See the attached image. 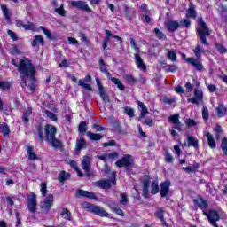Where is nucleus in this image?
Returning <instances> with one entry per match:
<instances>
[{
  "label": "nucleus",
  "instance_id": "c9c22d12",
  "mask_svg": "<svg viewBox=\"0 0 227 227\" xmlns=\"http://www.w3.org/2000/svg\"><path fill=\"white\" fill-rule=\"evenodd\" d=\"M187 141V146H193V148H198V139L194 138L193 137H188Z\"/></svg>",
  "mask_w": 227,
  "mask_h": 227
},
{
  "label": "nucleus",
  "instance_id": "0e129e2a",
  "mask_svg": "<svg viewBox=\"0 0 227 227\" xmlns=\"http://www.w3.org/2000/svg\"><path fill=\"white\" fill-rule=\"evenodd\" d=\"M179 26H184V27H189L191 26V20H183L180 21Z\"/></svg>",
  "mask_w": 227,
  "mask_h": 227
},
{
  "label": "nucleus",
  "instance_id": "bf43d9fd",
  "mask_svg": "<svg viewBox=\"0 0 227 227\" xmlns=\"http://www.w3.org/2000/svg\"><path fill=\"white\" fill-rule=\"evenodd\" d=\"M0 90H10V82L0 81Z\"/></svg>",
  "mask_w": 227,
  "mask_h": 227
},
{
  "label": "nucleus",
  "instance_id": "37998d69",
  "mask_svg": "<svg viewBox=\"0 0 227 227\" xmlns=\"http://www.w3.org/2000/svg\"><path fill=\"white\" fill-rule=\"evenodd\" d=\"M78 84L80 86H82V88H83L84 90H87L88 91H91V90H92L91 85L85 83L84 81H82V80H79Z\"/></svg>",
  "mask_w": 227,
  "mask_h": 227
},
{
  "label": "nucleus",
  "instance_id": "b1692460",
  "mask_svg": "<svg viewBox=\"0 0 227 227\" xmlns=\"http://www.w3.org/2000/svg\"><path fill=\"white\" fill-rule=\"evenodd\" d=\"M60 215L63 219H66V221H72V213L67 208L62 209Z\"/></svg>",
  "mask_w": 227,
  "mask_h": 227
},
{
  "label": "nucleus",
  "instance_id": "dca6fc26",
  "mask_svg": "<svg viewBox=\"0 0 227 227\" xmlns=\"http://www.w3.org/2000/svg\"><path fill=\"white\" fill-rule=\"evenodd\" d=\"M135 61L139 70H143L144 72L145 70H146V65H145V62L143 61V59H141V56L139 55V53L135 54Z\"/></svg>",
  "mask_w": 227,
  "mask_h": 227
},
{
  "label": "nucleus",
  "instance_id": "20e7f679",
  "mask_svg": "<svg viewBox=\"0 0 227 227\" xmlns=\"http://www.w3.org/2000/svg\"><path fill=\"white\" fill-rule=\"evenodd\" d=\"M113 175V178L99 180L94 184L96 185V187H100V189H111L113 185H116V178L114 177L116 174L114 172Z\"/></svg>",
  "mask_w": 227,
  "mask_h": 227
},
{
  "label": "nucleus",
  "instance_id": "4be33fe9",
  "mask_svg": "<svg viewBox=\"0 0 227 227\" xmlns=\"http://www.w3.org/2000/svg\"><path fill=\"white\" fill-rule=\"evenodd\" d=\"M82 148H86V140H84V138H82V137H80L76 141L75 150H76V152H81V150H82Z\"/></svg>",
  "mask_w": 227,
  "mask_h": 227
},
{
  "label": "nucleus",
  "instance_id": "58836bf2",
  "mask_svg": "<svg viewBox=\"0 0 227 227\" xmlns=\"http://www.w3.org/2000/svg\"><path fill=\"white\" fill-rule=\"evenodd\" d=\"M1 10L6 19V20H10V10L6 5H1Z\"/></svg>",
  "mask_w": 227,
  "mask_h": 227
},
{
  "label": "nucleus",
  "instance_id": "3c124183",
  "mask_svg": "<svg viewBox=\"0 0 227 227\" xmlns=\"http://www.w3.org/2000/svg\"><path fill=\"white\" fill-rule=\"evenodd\" d=\"M173 155L169 152H166L165 153V161L168 162V164L173 163Z\"/></svg>",
  "mask_w": 227,
  "mask_h": 227
},
{
  "label": "nucleus",
  "instance_id": "13d9d810",
  "mask_svg": "<svg viewBox=\"0 0 227 227\" xmlns=\"http://www.w3.org/2000/svg\"><path fill=\"white\" fill-rule=\"evenodd\" d=\"M79 132H81L82 134H83V132H86L88 130V129L86 128V122L82 121L78 128Z\"/></svg>",
  "mask_w": 227,
  "mask_h": 227
},
{
  "label": "nucleus",
  "instance_id": "1a4fd4ad",
  "mask_svg": "<svg viewBox=\"0 0 227 227\" xmlns=\"http://www.w3.org/2000/svg\"><path fill=\"white\" fill-rule=\"evenodd\" d=\"M54 203V196L52 194L48 195L44 201L43 202L41 208L44 214H49L51 208H52V204Z\"/></svg>",
  "mask_w": 227,
  "mask_h": 227
},
{
  "label": "nucleus",
  "instance_id": "423d86ee",
  "mask_svg": "<svg viewBox=\"0 0 227 227\" xmlns=\"http://www.w3.org/2000/svg\"><path fill=\"white\" fill-rule=\"evenodd\" d=\"M204 215H207L210 224H212V226L214 227H219V225H217V221H219L220 219V215H223V213H218L215 210H211L208 213L204 212Z\"/></svg>",
  "mask_w": 227,
  "mask_h": 227
},
{
  "label": "nucleus",
  "instance_id": "72a5a7b5",
  "mask_svg": "<svg viewBox=\"0 0 227 227\" xmlns=\"http://www.w3.org/2000/svg\"><path fill=\"white\" fill-rule=\"evenodd\" d=\"M38 43H41V45H43V37L42 35H36L35 37V40L32 41L31 45L32 47H36Z\"/></svg>",
  "mask_w": 227,
  "mask_h": 227
},
{
  "label": "nucleus",
  "instance_id": "6ab92c4d",
  "mask_svg": "<svg viewBox=\"0 0 227 227\" xmlns=\"http://www.w3.org/2000/svg\"><path fill=\"white\" fill-rule=\"evenodd\" d=\"M118 153H112L108 154H102L98 155V159H100V160H104L105 162H107V160H110L111 159H117Z\"/></svg>",
  "mask_w": 227,
  "mask_h": 227
},
{
  "label": "nucleus",
  "instance_id": "473e14b6",
  "mask_svg": "<svg viewBox=\"0 0 227 227\" xmlns=\"http://www.w3.org/2000/svg\"><path fill=\"white\" fill-rule=\"evenodd\" d=\"M193 52L197 59H201V54H205V51L203 50V48H200V45L196 46V48L193 50Z\"/></svg>",
  "mask_w": 227,
  "mask_h": 227
},
{
  "label": "nucleus",
  "instance_id": "680f3d73",
  "mask_svg": "<svg viewBox=\"0 0 227 227\" xmlns=\"http://www.w3.org/2000/svg\"><path fill=\"white\" fill-rule=\"evenodd\" d=\"M125 113L126 114H128V116H129L130 118L134 117V109L130 108V107H126L125 108Z\"/></svg>",
  "mask_w": 227,
  "mask_h": 227
},
{
  "label": "nucleus",
  "instance_id": "c03bdc74",
  "mask_svg": "<svg viewBox=\"0 0 227 227\" xmlns=\"http://www.w3.org/2000/svg\"><path fill=\"white\" fill-rule=\"evenodd\" d=\"M156 217H158V219H160V221H161V223H166L164 221V210L163 209H158L156 211Z\"/></svg>",
  "mask_w": 227,
  "mask_h": 227
},
{
  "label": "nucleus",
  "instance_id": "6e6552de",
  "mask_svg": "<svg viewBox=\"0 0 227 227\" xmlns=\"http://www.w3.org/2000/svg\"><path fill=\"white\" fill-rule=\"evenodd\" d=\"M87 208L89 212H92V214H96V215H99L100 217H107L109 215V214L104 210V207L93 204H87Z\"/></svg>",
  "mask_w": 227,
  "mask_h": 227
},
{
  "label": "nucleus",
  "instance_id": "864d4df0",
  "mask_svg": "<svg viewBox=\"0 0 227 227\" xmlns=\"http://www.w3.org/2000/svg\"><path fill=\"white\" fill-rule=\"evenodd\" d=\"M167 57L171 61H176V53L174 51H169Z\"/></svg>",
  "mask_w": 227,
  "mask_h": 227
},
{
  "label": "nucleus",
  "instance_id": "bb28decb",
  "mask_svg": "<svg viewBox=\"0 0 227 227\" xmlns=\"http://www.w3.org/2000/svg\"><path fill=\"white\" fill-rule=\"evenodd\" d=\"M87 137L91 141H100L103 137L100 134L91 133V131H89L87 132Z\"/></svg>",
  "mask_w": 227,
  "mask_h": 227
},
{
  "label": "nucleus",
  "instance_id": "09e8293b",
  "mask_svg": "<svg viewBox=\"0 0 227 227\" xmlns=\"http://www.w3.org/2000/svg\"><path fill=\"white\" fill-rule=\"evenodd\" d=\"M154 33L157 36V38H160V40H166V35L159 30V28L154 29Z\"/></svg>",
  "mask_w": 227,
  "mask_h": 227
},
{
  "label": "nucleus",
  "instance_id": "f704fd0d",
  "mask_svg": "<svg viewBox=\"0 0 227 227\" xmlns=\"http://www.w3.org/2000/svg\"><path fill=\"white\" fill-rule=\"evenodd\" d=\"M32 113H33V110L30 107H27L23 114V121L27 123L29 121V116H31Z\"/></svg>",
  "mask_w": 227,
  "mask_h": 227
},
{
  "label": "nucleus",
  "instance_id": "4d7b16f0",
  "mask_svg": "<svg viewBox=\"0 0 227 227\" xmlns=\"http://www.w3.org/2000/svg\"><path fill=\"white\" fill-rule=\"evenodd\" d=\"M1 129L4 136H8L10 134V127H8V125H1Z\"/></svg>",
  "mask_w": 227,
  "mask_h": 227
},
{
  "label": "nucleus",
  "instance_id": "e433bc0d",
  "mask_svg": "<svg viewBox=\"0 0 227 227\" xmlns=\"http://www.w3.org/2000/svg\"><path fill=\"white\" fill-rule=\"evenodd\" d=\"M55 12L60 15V17H66L67 11H65L64 4H61L60 7L56 8Z\"/></svg>",
  "mask_w": 227,
  "mask_h": 227
},
{
  "label": "nucleus",
  "instance_id": "0eeeda50",
  "mask_svg": "<svg viewBox=\"0 0 227 227\" xmlns=\"http://www.w3.org/2000/svg\"><path fill=\"white\" fill-rule=\"evenodd\" d=\"M133 164L134 160L129 154L124 155L121 160L115 162V166H117V168H130Z\"/></svg>",
  "mask_w": 227,
  "mask_h": 227
},
{
  "label": "nucleus",
  "instance_id": "5fc2aeb1",
  "mask_svg": "<svg viewBox=\"0 0 227 227\" xmlns=\"http://www.w3.org/2000/svg\"><path fill=\"white\" fill-rule=\"evenodd\" d=\"M99 95L103 100V102H109V96L106 94V91H104V89L102 90H99Z\"/></svg>",
  "mask_w": 227,
  "mask_h": 227
},
{
  "label": "nucleus",
  "instance_id": "cd10ccee",
  "mask_svg": "<svg viewBox=\"0 0 227 227\" xmlns=\"http://www.w3.org/2000/svg\"><path fill=\"white\" fill-rule=\"evenodd\" d=\"M40 29H42L43 33H44L45 36L49 40H56V35L51 33L49 29L45 28L44 27H40Z\"/></svg>",
  "mask_w": 227,
  "mask_h": 227
},
{
  "label": "nucleus",
  "instance_id": "ddd939ff",
  "mask_svg": "<svg viewBox=\"0 0 227 227\" xmlns=\"http://www.w3.org/2000/svg\"><path fill=\"white\" fill-rule=\"evenodd\" d=\"M195 98H189L188 102L191 104H200L203 100V91L201 90H194Z\"/></svg>",
  "mask_w": 227,
  "mask_h": 227
},
{
  "label": "nucleus",
  "instance_id": "c756f323",
  "mask_svg": "<svg viewBox=\"0 0 227 227\" xmlns=\"http://www.w3.org/2000/svg\"><path fill=\"white\" fill-rule=\"evenodd\" d=\"M216 114L219 118H223V116L226 114V107H224L223 105H219L216 108Z\"/></svg>",
  "mask_w": 227,
  "mask_h": 227
},
{
  "label": "nucleus",
  "instance_id": "603ef678",
  "mask_svg": "<svg viewBox=\"0 0 227 227\" xmlns=\"http://www.w3.org/2000/svg\"><path fill=\"white\" fill-rule=\"evenodd\" d=\"M40 192L43 196H45V194H47V184L46 183H41Z\"/></svg>",
  "mask_w": 227,
  "mask_h": 227
},
{
  "label": "nucleus",
  "instance_id": "a211bd4d",
  "mask_svg": "<svg viewBox=\"0 0 227 227\" xmlns=\"http://www.w3.org/2000/svg\"><path fill=\"white\" fill-rule=\"evenodd\" d=\"M77 195L82 196L83 198H90V200H97L95 193L84 190H78Z\"/></svg>",
  "mask_w": 227,
  "mask_h": 227
},
{
  "label": "nucleus",
  "instance_id": "39448f33",
  "mask_svg": "<svg viewBox=\"0 0 227 227\" xmlns=\"http://www.w3.org/2000/svg\"><path fill=\"white\" fill-rule=\"evenodd\" d=\"M27 207L32 214H35L37 210L38 203L36 202V195L30 193L27 197Z\"/></svg>",
  "mask_w": 227,
  "mask_h": 227
},
{
  "label": "nucleus",
  "instance_id": "aec40b11",
  "mask_svg": "<svg viewBox=\"0 0 227 227\" xmlns=\"http://www.w3.org/2000/svg\"><path fill=\"white\" fill-rule=\"evenodd\" d=\"M205 136L207 137V141L209 148H212V149L215 148L216 145H215V139L214 138V136L210 134L208 131L205 133Z\"/></svg>",
  "mask_w": 227,
  "mask_h": 227
},
{
  "label": "nucleus",
  "instance_id": "9d476101",
  "mask_svg": "<svg viewBox=\"0 0 227 227\" xmlns=\"http://www.w3.org/2000/svg\"><path fill=\"white\" fill-rule=\"evenodd\" d=\"M44 132H45L47 141L51 139H54V137H56V132H57L56 127L51 124H47L44 126Z\"/></svg>",
  "mask_w": 227,
  "mask_h": 227
},
{
  "label": "nucleus",
  "instance_id": "a19ab883",
  "mask_svg": "<svg viewBox=\"0 0 227 227\" xmlns=\"http://www.w3.org/2000/svg\"><path fill=\"white\" fill-rule=\"evenodd\" d=\"M150 185V181L145 180L144 181V188H143V196L146 198V195L148 194V187Z\"/></svg>",
  "mask_w": 227,
  "mask_h": 227
},
{
  "label": "nucleus",
  "instance_id": "7ed1b4c3",
  "mask_svg": "<svg viewBox=\"0 0 227 227\" xmlns=\"http://www.w3.org/2000/svg\"><path fill=\"white\" fill-rule=\"evenodd\" d=\"M197 33L200 35L201 43H203L204 45H208L207 36H208L210 33H208V27H207V24L205 23V21H203V19L201 18H199L198 20Z\"/></svg>",
  "mask_w": 227,
  "mask_h": 227
},
{
  "label": "nucleus",
  "instance_id": "a18cd8bd",
  "mask_svg": "<svg viewBox=\"0 0 227 227\" xmlns=\"http://www.w3.org/2000/svg\"><path fill=\"white\" fill-rule=\"evenodd\" d=\"M23 29H25V31H34L35 24L31 22L25 23L23 26Z\"/></svg>",
  "mask_w": 227,
  "mask_h": 227
},
{
  "label": "nucleus",
  "instance_id": "f257e3e1",
  "mask_svg": "<svg viewBox=\"0 0 227 227\" xmlns=\"http://www.w3.org/2000/svg\"><path fill=\"white\" fill-rule=\"evenodd\" d=\"M12 65L17 67L18 71L20 72V79H21V87L27 88V81H29L30 84H28V88L30 91H35V66L31 63V60L27 59H21L20 61V65L17 64L15 59H12Z\"/></svg>",
  "mask_w": 227,
  "mask_h": 227
},
{
  "label": "nucleus",
  "instance_id": "774afa93",
  "mask_svg": "<svg viewBox=\"0 0 227 227\" xmlns=\"http://www.w3.org/2000/svg\"><path fill=\"white\" fill-rule=\"evenodd\" d=\"M207 88L208 91H210V93H214V91L217 90V86H215L214 84L207 85Z\"/></svg>",
  "mask_w": 227,
  "mask_h": 227
},
{
  "label": "nucleus",
  "instance_id": "2eb2a0df",
  "mask_svg": "<svg viewBox=\"0 0 227 227\" xmlns=\"http://www.w3.org/2000/svg\"><path fill=\"white\" fill-rule=\"evenodd\" d=\"M91 167V157L84 156L82 160V168L87 173L88 176H90V168Z\"/></svg>",
  "mask_w": 227,
  "mask_h": 227
},
{
  "label": "nucleus",
  "instance_id": "f8f14e48",
  "mask_svg": "<svg viewBox=\"0 0 227 227\" xmlns=\"http://www.w3.org/2000/svg\"><path fill=\"white\" fill-rule=\"evenodd\" d=\"M180 114H176L174 115H171L169 117V121L172 123L173 129H176V130L182 131V123H180Z\"/></svg>",
  "mask_w": 227,
  "mask_h": 227
},
{
  "label": "nucleus",
  "instance_id": "79ce46f5",
  "mask_svg": "<svg viewBox=\"0 0 227 227\" xmlns=\"http://www.w3.org/2000/svg\"><path fill=\"white\" fill-rule=\"evenodd\" d=\"M120 196H121V200H120L119 203L123 206L127 205L129 203V199L127 198V194L121 193Z\"/></svg>",
  "mask_w": 227,
  "mask_h": 227
},
{
  "label": "nucleus",
  "instance_id": "f03ea898",
  "mask_svg": "<svg viewBox=\"0 0 227 227\" xmlns=\"http://www.w3.org/2000/svg\"><path fill=\"white\" fill-rule=\"evenodd\" d=\"M99 70L100 72L105 74V75H106L107 79L112 81V82H114V84L117 86L118 90H121V91H123L125 90V86H123V83H121L120 79L111 77V73L107 71V67L106 66V62H104V59H102L99 60Z\"/></svg>",
  "mask_w": 227,
  "mask_h": 227
},
{
  "label": "nucleus",
  "instance_id": "f3484780",
  "mask_svg": "<svg viewBox=\"0 0 227 227\" xmlns=\"http://www.w3.org/2000/svg\"><path fill=\"white\" fill-rule=\"evenodd\" d=\"M187 63H190V65H192V67H195L197 70H203V65L200 60H196L194 58H188L186 59Z\"/></svg>",
  "mask_w": 227,
  "mask_h": 227
},
{
  "label": "nucleus",
  "instance_id": "412c9836",
  "mask_svg": "<svg viewBox=\"0 0 227 227\" xmlns=\"http://www.w3.org/2000/svg\"><path fill=\"white\" fill-rule=\"evenodd\" d=\"M167 27L168 31H176V29L180 27V24L178 23V21L169 20L168 22H167Z\"/></svg>",
  "mask_w": 227,
  "mask_h": 227
},
{
  "label": "nucleus",
  "instance_id": "9b49d317",
  "mask_svg": "<svg viewBox=\"0 0 227 227\" xmlns=\"http://www.w3.org/2000/svg\"><path fill=\"white\" fill-rule=\"evenodd\" d=\"M71 6H74L78 10H83V12H89V13H91V9L90 8V5H88V3L84 1H72Z\"/></svg>",
  "mask_w": 227,
  "mask_h": 227
},
{
  "label": "nucleus",
  "instance_id": "ea45409f",
  "mask_svg": "<svg viewBox=\"0 0 227 227\" xmlns=\"http://www.w3.org/2000/svg\"><path fill=\"white\" fill-rule=\"evenodd\" d=\"M70 178V174L63 171L59 176V182H65V180H68Z\"/></svg>",
  "mask_w": 227,
  "mask_h": 227
},
{
  "label": "nucleus",
  "instance_id": "393cba45",
  "mask_svg": "<svg viewBox=\"0 0 227 227\" xmlns=\"http://www.w3.org/2000/svg\"><path fill=\"white\" fill-rule=\"evenodd\" d=\"M137 106L141 108L140 112V119L145 118L148 113V108H146V106L141 101H137Z\"/></svg>",
  "mask_w": 227,
  "mask_h": 227
},
{
  "label": "nucleus",
  "instance_id": "052dcab7",
  "mask_svg": "<svg viewBox=\"0 0 227 227\" xmlns=\"http://www.w3.org/2000/svg\"><path fill=\"white\" fill-rule=\"evenodd\" d=\"M185 123H186L187 127H196L198 125V123H196V121H194L192 119H187L185 121Z\"/></svg>",
  "mask_w": 227,
  "mask_h": 227
},
{
  "label": "nucleus",
  "instance_id": "c85d7f7f",
  "mask_svg": "<svg viewBox=\"0 0 227 227\" xmlns=\"http://www.w3.org/2000/svg\"><path fill=\"white\" fill-rule=\"evenodd\" d=\"M110 208L113 212H114L115 214H117V215H121V217H123L124 214H123V210H121V208L118 207V206L116 204H111L110 205Z\"/></svg>",
  "mask_w": 227,
  "mask_h": 227
},
{
  "label": "nucleus",
  "instance_id": "6e6d98bb",
  "mask_svg": "<svg viewBox=\"0 0 227 227\" xmlns=\"http://www.w3.org/2000/svg\"><path fill=\"white\" fill-rule=\"evenodd\" d=\"M153 194H157L159 192V183L154 182L152 184V189H151Z\"/></svg>",
  "mask_w": 227,
  "mask_h": 227
},
{
  "label": "nucleus",
  "instance_id": "de8ad7c7",
  "mask_svg": "<svg viewBox=\"0 0 227 227\" xmlns=\"http://www.w3.org/2000/svg\"><path fill=\"white\" fill-rule=\"evenodd\" d=\"M221 148L223 150L224 155H227V138L224 137L222 139Z\"/></svg>",
  "mask_w": 227,
  "mask_h": 227
},
{
  "label": "nucleus",
  "instance_id": "4c0bfd02",
  "mask_svg": "<svg viewBox=\"0 0 227 227\" xmlns=\"http://www.w3.org/2000/svg\"><path fill=\"white\" fill-rule=\"evenodd\" d=\"M35 137L39 139V141H43L45 137H43V130H42V128H37L35 132Z\"/></svg>",
  "mask_w": 227,
  "mask_h": 227
},
{
  "label": "nucleus",
  "instance_id": "7c9ffc66",
  "mask_svg": "<svg viewBox=\"0 0 227 227\" xmlns=\"http://www.w3.org/2000/svg\"><path fill=\"white\" fill-rule=\"evenodd\" d=\"M195 205H198L200 208H207L208 207V204H207V201L201 198H198L194 200Z\"/></svg>",
  "mask_w": 227,
  "mask_h": 227
},
{
  "label": "nucleus",
  "instance_id": "4468645a",
  "mask_svg": "<svg viewBox=\"0 0 227 227\" xmlns=\"http://www.w3.org/2000/svg\"><path fill=\"white\" fill-rule=\"evenodd\" d=\"M169 185H171L169 181H165L160 184V194L161 198H166V196L169 194Z\"/></svg>",
  "mask_w": 227,
  "mask_h": 227
},
{
  "label": "nucleus",
  "instance_id": "8fccbe9b",
  "mask_svg": "<svg viewBox=\"0 0 227 227\" xmlns=\"http://www.w3.org/2000/svg\"><path fill=\"white\" fill-rule=\"evenodd\" d=\"M45 114L52 121H56L58 120V117H56V114H54V113H52V112H49V110L45 111Z\"/></svg>",
  "mask_w": 227,
  "mask_h": 227
},
{
  "label": "nucleus",
  "instance_id": "2f4dec72",
  "mask_svg": "<svg viewBox=\"0 0 227 227\" xmlns=\"http://www.w3.org/2000/svg\"><path fill=\"white\" fill-rule=\"evenodd\" d=\"M48 143H50L52 148H61V141L56 139V137H54L52 139L48 140Z\"/></svg>",
  "mask_w": 227,
  "mask_h": 227
},
{
  "label": "nucleus",
  "instance_id": "338daca9",
  "mask_svg": "<svg viewBox=\"0 0 227 227\" xmlns=\"http://www.w3.org/2000/svg\"><path fill=\"white\" fill-rule=\"evenodd\" d=\"M202 118H204V120H208V108L204 107L202 109Z\"/></svg>",
  "mask_w": 227,
  "mask_h": 227
},
{
  "label": "nucleus",
  "instance_id": "e2e57ef3",
  "mask_svg": "<svg viewBox=\"0 0 227 227\" xmlns=\"http://www.w3.org/2000/svg\"><path fill=\"white\" fill-rule=\"evenodd\" d=\"M67 41L71 45H79V41H77V39L74 37H68Z\"/></svg>",
  "mask_w": 227,
  "mask_h": 227
},
{
  "label": "nucleus",
  "instance_id": "5701e85b",
  "mask_svg": "<svg viewBox=\"0 0 227 227\" xmlns=\"http://www.w3.org/2000/svg\"><path fill=\"white\" fill-rule=\"evenodd\" d=\"M27 153L29 160H36V159H38V156H36V153H35V149H33L31 146L27 147Z\"/></svg>",
  "mask_w": 227,
  "mask_h": 227
},
{
  "label": "nucleus",
  "instance_id": "a878e982",
  "mask_svg": "<svg viewBox=\"0 0 227 227\" xmlns=\"http://www.w3.org/2000/svg\"><path fill=\"white\" fill-rule=\"evenodd\" d=\"M186 16H187L189 19H196V17H197L196 10H195L194 6L192 5V4H191L189 5V9H188V11H187Z\"/></svg>",
  "mask_w": 227,
  "mask_h": 227
},
{
  "label": "nucleus",
  "instance_id": "69168bd1",
  "mask_svg": "<svg viewBox=\"0 0 227 227\" xmlns=\"http://www.w3.org/2000/svg\"><path fill=\"white\" fill-rule=\"evenodd\" d=\"M124 79L125 81H127V82H135L136 79H134V76L130 75V74H125L124 75Z\"/></svg>",
  "mask_w": 227,
  "mask_h": 227
},
{
  "label": "nucleus",
  "instance_id": "49530a36",
  "mask_svg": "<svg viewBox=\"0 0 227 227\" xmlns=\"http://www.w3.org/2000/svg\"><path fill=\"white\" fill-rule=\"evenodd\" d=\"M69 164L72 168H74V171H76L78 176H82V174L81 173V170H79V168L77 167V163H75V161L71 160Z\"/></svg>",
  "mask_w": 227,
  "mask_h": 227
}]
</instances>
